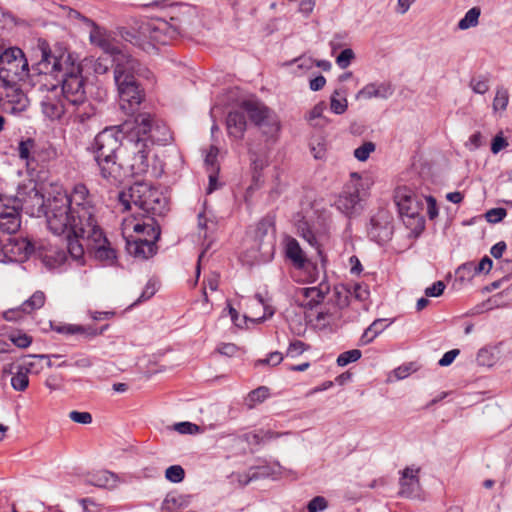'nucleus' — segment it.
Instances as JSON below:
<instances>
[{
	"mask_svg": "<svg viewBox=\"0 0 512 512\" xmlns=\"http://www.w3.org/2000/svg\"><path fill=\"white\" fill-rule=\"evenodd\" d=\"M306 350V345L300 340H295L290 343L287 349V356L295 358L301 355Z\"/></svg>",
	"mask_w": 512,
	"mask_h": 512,
	"instance_id": "nucleus-52",
	"label": "nucleus"
},
{
	"mask_svg": "<svg viewBox=\"0 0 512 512\" xmlns=\"http://www.w3.org/2000/svg\"><path fill=\"white\" fill-rule=\"evenodd\" d=\"M329 292V286L321 283L319 286L300 288L297 291V298L303 297L307 302H302L301 305L312 308L314 305L320 303L325 295Z\"/></svg>",
	"mask_w": 512,
	"mask_h": 512,
	"instance_id": "nucleus-25",
	"label": "nucleus"
},
{
	"mask_svg": "<svg viewBox=\"0 0 512 512\" xmlns=\"http://www.w3.org/2000/svg\"><path fill=\"white\" fill-rule=\"evenodd\" d=\"M477 363L481 366L492 367L498 360L497 353L492 348H482L476 357Z\"/></svg>",
	"mask_w": 512,
	"mask_h": 512,
	"instance_id": "nucleus-37",
	"label": "nucleus"
},
{
	"mask_svg": "<svg viewBox=\"0 0 512 512\" xmlns=\"http://www.w3.org/2000/svg\"><path fill=\"white\" fill-rule=\"evenodd\" d=\"M291 433L290 432H276V431H273V430H270V429H262V435L261 437H263V441L264 443H268L272 440H275V439H278L282 436H287V435H290Z\"/></svg>",
	"mask_w": 512,
	"mask_h": 512,
	"instance_id": "nucleus-59",
	"label": "nucleus"
},
{
	"mask_svg": "<svg viewBox=\"0 0 512 512\" xmlns=\"http://www.w3.org/2000/svg\"><path fill=\"white\" fill-rule=\"evenodd\" d=\"M247 122L244 111H232L226 118V128L228 135L236 140L243 138L246 131Z\"/></svg>",
	"mask_w": 512,
	"mask_h": 512,
	"instance_id": "nucleus-24",
	"label": "nucleus"
},
{
	"mask_svg": "<svg viewBox=\"0 0 512 512\" xmlns=\"http://www.w3.org/2000/svg\"><path fill=\"white\" fill-rule=\"evenodd\" d=\"M348 108V102L344 92L335 90L330 97V109L335 114H343Z\"/></svg>",
	"mask_w": 512,
	"mask_h": 512,
	"instance_id": "nucleus-33",
	"label": "nucleus"
},
{
	"mask_svg": "<svg viewBox=\"0 0 512 512\" xmlns=\"http://www.w3.org/2000/svg\"><path fill=\"white\" fill-rule=\"evenodd\" d=\"M157 227L153 217L137 212V210L132 215L125 217L121 224L122 234L127 242L135 238L133 233L140 236L146 234L149 228Z\"/></svg>",
	"mask_w": 512,
	"mask_h": 512,
	"instance_id": "nucleus-18",
	"label": "nucleus"
},
{
	"mask_svg": "<svg viewBox=\"0 0 512 512\" xmlns=\"http://www.w3.org/2000/svg\"><path fill=\"white\" fill-rule=\"evenodd\" d=\"M506 214L504 208H492L486 212L485 217L489 223H498L503 220Z\"/></svg>",
	"mask_w": 512,
	"mask_h": 512,
	"instance_id": "nucleus-49",
	"label": "nucleus"
},
{
	"mask_svg": "<svg viewBox=\"0 0 512 512\" xmlns=\"http://www.w3.org/2000/svg\"><path fill=\"white\" fill-rule=\"evenodd\" d=\"M326 109L324 101L317 103L306 116V119L314 127L323 128L329 124V119L323 116Z\"/></svg>",
	"mask_w": 512,
	"mask_h": 512,
	"instance_id": "nucleus-30",
	"label": "nucleus"
},
{
	"mask_svg": "<svg viewBox=\"0 0 512 512\" xmlns=\"http://www.w3.org/2000/svg\"><path fill=\"white\" fill-rule=\"evenodd\" d=\"M197 18V10L189 4H181L172 10L170 21V35L178 36L186 33L195 23Z\"/></svg>",
	"mask_w": 512,
	"mask_h": 512,
	"instance_id": "nucleus-17",
	"label": "nucleus"
},
{
	"mask_svg": "<svg viewBox=\"0 0 512 512\" xmlns=\"http://www.w3.org/2000/svg\"><path fill=\"white\" fill-rule=\"evenodd\" d=\"M355 54L352 49L346 48L340 52L336 58V63L341 69L347 68L354 59Z\"/></svg>",
	"mask_w": 512,
	"mask_h": 512,
	"instance_id": "nucleus-46",
	"label": "nucleus"
},
{
	"mask_svg": "<svg viewBox=\"0 0 512 512\" xmlns=\"http://www.w3.org/2000/svg\"><path fill=\"white\" fill-rule=\"evenodd\" d=\"M395 203L406 227L416 234L422 232L425 223L421 215L422 199L410 189L403 187L396 190Z\"/></svg>",
	"mask_w": 512,
	"mask_h": 512,
	"instance_id": "nucleus-6",
	"label": "nucleus"
},
{
	"mask_svg": "<svg viewBox=\"0 0 512 512\" xmlns=\"http://www.w3.org/2000/svg\"><path fill=\"white\" fill-rule=\"evenodd\" d=\"M13 198L27 214L37 217L44 214L53 234L66 235L67 249L73 259H82L86 246L95 259L106 265L116 262V251L98 224V208L86 185H74L69 194L57 190L46 200L35 187L27 192L18 191Z\"/></svg>",
	"mask_w": 512,
	"mask_h": 512,
	"instance_id": "nucleus-1",
	"label": "nucleus"
},
{
	"mask_svg": "<svg viewBox=\"0 0 512 512\" xmlns=\"http://www.w3.org/2000/svg\"><path fill=\"white\" fill-rule=\"evenodd\" d=\"M241 109L264 135L274 137L278 133L280 129L279 119L277 115L263 103L252 100L244 101L241 104Z\"/></svg>",
	"mask_w": 512,
	"mask_h": 512,
	"instance_id": "nucleus-10",
	"label": "nucleus"
},
{
	"mask_svg": "<svg viewBox=\"0 0 512 512\" xmlns=\"http://www.w3.org/2000/svg\"><path fill=\"white\" fill-rule=\"evenodd\" d=\"M91 41L99 46L106 56H112V61L115 64L116 56L120 53H125L118 49V47L105 35L96 33L91 35Z\"/></svg>",
	"mask_w": 512,
	"mask_h": 512,
	"instance_id": "nucleus-29",
	"label": "nucleus"
},
{
	"mask_svg": "<svg viewBox=\"0 0 512 512\" xmlns=\"http://www.w3.org/2000/svg\"><path fill=\"white\" fill-rule=\"evenodd\" d=\"M475 263L473 262H467L462 265H460L456 270V276L459 280L464 281L466 279H471L475 275H477V272H474Z\"/></svg>",
	"mask_w": 512,
	"mask_h": 512,
	"instance_id": "nucleus-43",
	"label": "nucleus"
},
{
	"mask_svg": "<svg viewBox=\"0 0 512 512\" xmlns=\"http://www.w3.org/2000/svg\"><path fill=\"white\" fill-rule=\"evenodd\" d=\"M45 303V294L42 291H36L28 300L21 305V310L25 313H31L41 308Z\"/></svg>",
	"mask_w": 512,
	"mask_h": 512,
	"instance_id": "nucleus-36",
	"label": "nucleus"
},
{
	"mask_svg": "<svg viewBox=\"0 0 512 512\" xmlns=\"http://www.w3.org/2000/svg\"><path fill=\"white\" fill-rule=\"evenodd\" d=\"M388 325L385 319H376L362 334L361 343L368 344L372 342Z\"/></svg>",
	"mask_w": 512,
	"mask_h": 512,
	"instance_id": "nucleus-31",
	"label": "nucleus"
},
{
	"mask_svg": "<svg viewBox=\"0 0 512 512\" xmlns=\"http://www.w3.org/2000/svg\"><path fill=\"white\" fill-rule=\"evenodd\" d=\"M393 94V88L390 83H369L359 90L355 98L357 100H369L372 98L387 99Z\"/></svg>",
	"mask_w": 512,
	"mask_h": 512,
	"instance_id": "nucleus-22",
	"label": "nucleus"
},
{
	"mask_svg": "<svg viewBox=\"0 0 512 512\" xmlns=\"http://www.w3.org/2000/svg\"><path fill=\"white\" fill-rule=\"evenodd\" d=\"M217 351L226 356H233L237 352V346L233 343H221L217 347Z\"/></svg>",
	"mask_w": 512,
	"mask_h": 512,
	"instance_id": "nucleus-63",
	"label": "nucleus"
},
{
	"mask_svg": "<svg viewBox=\"0 0 512 512\" xmlns=\"http://www.w3.org/2000/svg\"><path fill=\"white\" fill-rule=\"evenodd\" d=\"M28 385V374L18 366L16 373L11 378V386L16 391H25Z\"/></svg>",
	"mask_w": 512,
	"mask_h": 512,
	"instance_id": "nucleus-38",
	"label": "nucleus"
},
{
	"mask_svg": "<svg viewBox=\"0 0 512 512\" xmlns=\"http://www.w3.org/2000/svg\"><path fill=\"white\" fill-rule=\"evenodd\" d=\"M108 325L103 326L101 329H97L93 326H84L77 324H66L64 325L63 334L65 335H79L84 339H92L101 335Z\"/></svg>",
	"mask_w": 512,
	"mask_h": 512,
	"instance_id": "nucleus-27",
	"label": "nucleus"
},
{
	"mask_svg": "<svg viewBox=\"0 0 512 512\" xmlns=\"http://www.w3.org/2000/svg\"><path fill=\"white\" fill-rule=\"evenodd\" d=\"M481 10L479 7H472L465 16L458 22L460 30H467L478 25Z\"/></svg>",
	"mask_w": 512,
	"mask_h": 512,
	"instance_id": "nucleus-35",
	"label": "nucleus"
},
{
	"mask_svg": "<svg viewBox=\"0 0 512 512\" xmlns=\"http://www.w3.org/2000/svg\"><path fill=\"white\" fill-rule=\"evenodd\" d=\"M40 50L41 59L34 68L38 77L46 81L50 76L57 83L61 77V95L74 114V121L85 123L94 117L96 108L87 98L80 65L74 63L69 53L52 51L45 42L40 44Z\"/></svg>",
	"mask_w": 512,
	"mask_h": 512,
	"instance_id": "nucleus-2",
	"label": "nucleus"
},
{
	"mask_svg": "<svg viewBox=\"0 0 512 512\" xmlns=\"http://www.w3.org/2000/svg\"><path fill=\"white\" fill-rule=\"evenodd\" d=\"M362 356L359 349H352L341 353L337 358V364L340 367L347 366L350 363L356 362Z\"/></svg>",
	"mask_w": 512,
	"mask_h": 512,
	"instance_id": "nucleus-40",
	"label": "nucleus"
},
{
	"mask_svg": "<svg viewBox=\"0 0 512 512\" xmlns=\"http://www.w3.org/2000/svg\"><path fill=\"white\" fill-rule=\"evenodd\" d=\"M285 254L297 269H309V267H312L314 273L309 275L310 282H315L318 279L319 271L317 267L308 261L304 251L296 239L288 238L286 240Z\"/></svg>",
	"mask_w": 512,
	"mask_h": 512,
	"instance_id": "nucleus-20",
	"label": "nucleus"
},
{
	"mask_svg": "<svg viewBox=\"0 0 512 512\" xmlns=\"http://www.w3.org/2000/svg\"><path fill=\"white\" fill-rule=\"evenodd\" d=\"M123 134V148L120 150L119 160L127 176L142 175L147 172L149 145L147 139L139 137L136 132H121Z\"/></svg>",
	"mask_w": 512,
	"mask_h": 512,
	"instance_id": "nucleus-4",
	"label": "nucleus"
},
{
	"mask_svg": "<svg viewBox=\"0 0 512 512\" xmlns=\"http://www.w3.org/2000/svg\"><path fill=\"white\" fill-rule=\"evenodd\" d=\"M160 227L149 228V231L132 240H128L127 249L130 254L139 259H148L157 253L156 242L160 238Z\"/></svg>",
	"mask_w": 512,
	"mask_h": 512,
	"instance_id": "nucleus-16",
	"label": "nucleus"
},
{
	"mask_svg": "<svg viewBox=\"0 0 512 512\" xmlns=\"http://www.w3.org/2000/svg\"><path fill=\"white\" fill-rule=\"evenodd\" d=\"M150 71L128 53H120L115 59L114 82L118 89L120 106L133 111L143 100V91L136 77L149 78Z\"/></svg>",
	"mask_w": 512,
	"mask_h": 512,
	"instance_id": "nucleus-3",
	"label": "nucleus"
},
{
	"mask_svg": "<svg viewBox=\"0 0 512 512\" xmlns=\"http://www.w3.org/2000/svg\"><path fill=\"white\" fill-rule=\"evenodd\" d=\"M367 197L365 182L357 173H351L334 205L341 213L351 217L361 210V202Z\"/></svg>",
	"mask_w": 512,
	"mask_h": 512,
	"instance_id": "nucleus-9",
	"label": "nucleus"
},
{
	"mask_svg": "<svg viewBox=\"0 0 512 512\" xmlns=\"http://www.w3.org/2000/svg\"><path fill=\"white\" fill-rule=\"evenodd\" d=\"M139 200L140 201H129L127 207H123V210H132L134 207L137 211H141V213L144 214V201L151 202L152 196H148L147 194H145V196H141Z\"/></svg>",
	"mask_w": 512,
	"mask_h": 512,
	"instance_id": "nucleus-57",
	"label": "nucleus"
},
{
	"mask_svg": "<svg viewBox=\"0 0 512 512\" xmlns=\"http://www.w3.org/2000/svg\"><path fill=\"white\" fill-rule=\"evenodd\" d=\"M99 168L100 176L110 185H117L127 177L123 167V161L116 162V157L100 158L95 160Z\"/></svg>",
	"mask_w": 512,
	"mask_h": 512,
	"instance_id": "nucleus-19",
	"label": "nucleus"
},
{
	"mask_svg": "<svg viewBox=\"0 0 512 512\" xmlns=\"http://www.w3.org/2000/svg\"><path fill=\"white\" fill-rule=\"evenodd\" d=\"M145 194L152 196V200L144 201V215H162L167 209L166 198L148 183L135 182L127 190L121 191L118 194L119 204L127 207L129 201H140L141 196L144 197Z\"/></svg>",
	"mask_w": 512,
	"mask_h": 512,
	"instance_id": "nucleus-7",
	"label": "nucleus"
},
{
	"mask_svg": "<svg viewBox=\"0 0 512 512\" xmlns=\"http://www.w3.org/2000/svg\"><path fill=\"white\" fill-rule=\"evenodd\" d=\"M445 287L443 281H436L432 286L425 289V295L427 297H439L443 294Z\"/></svg>",
	"mask_w": 512,
	"mask_h": 512,
	"instance_id": "nucleus-55",
	"label": "nucleus"
},
{
	"mask_svg": "<svg viewBox=\"0 0 512 512\" xmlns=\"http://www.w3.org/2000/svg\"><path fill=\"white\" fill-rule=\"evenodd\" d=\"M375 149V144L368 141L354 150V156L357 160L364 162L369 158L370 154L375 151Z\"/></svg>",
	"mask_w": 512,
	"mask_h": 512,
	"instance_id": "nucleus-41",
	"label": "nucleus"
},
{
	"mask_svg": "<svg viewBox=\"0 0 512 512\" xmlns=\"http://www.w3.org/2000/svg\"><path fill=\"white\" fill-rule=\"evenodd\" d=\"M47 358L46 355H29L22 364L18 365L27 374L39 373L42 369V362Z\"/></svg>",
	"mask_w": 512,
	"mask_h": 512,
	"instance_id": "nucleus-32",
	"label": "nucleus"
},
{
	"mask_svg": "<svg viewBox=\"0 0 512 512\" xmlns=\"http://www.w3.org/2000/svg\"><path fill=\"white\" fill-rule=\"evenodd\" d=\"M33 250L32 244L25 238L12 235L0 237V263L23 261Z\"/></svg>",
	"mask_w": 512,
	"mask_h": 512,
	"instance_id": "nucleus-14",
	"label": "nucleus"
},
{
	"mask_svg": "<svg viewBox=\"0 0 512 512\" xmlns=\"http://www.w3.org/2000/svg\"><path fill=\"white\" fill-rule=\"evenodd\" d=\"M282 469V467L280 465H277V471H270V468L269 467H259L258 468V472H253L251 477L249 478V480H252L253 478H256V477H269V476H272L273 478H275L276 476L280 475V470Z\"/></svg>",
	"mask_w": 512,
	"mask_h": 512,
	"instance_id": "nucleus-56",
	"label": "nucleus"
},
{
	"mask_svg": "<svg viewBox=\"0 0 512 512\" xmlns=\"http://www.w3.org/2000/svg\"><path fill=\"white\" fill-rule=\"evenodd\" d=\"M28 76V62L21 49L9 48L0 55V80L5 86H15Z\"/></svg>",
	"mask_w": 512,
	"mask_h": 512,
	"instance_id": "nucleus-8",
	"label": "nucleus"
},
{
	"mask_svg": "<svg viewBox=\"0 0 512 512\" xmlns=\"http://www.w3.org/2000/svg\"><path fill=\"white\" fill-rule=\"evenodd\" d=\"M393 229L392 214L382 208L371 216L367 226V235L372 241L384 244L392 238Z\"/></svg>",
	"mask_w": 512,
	"mask_h": 512,
	"instance_id": "nucleus-15",
	"label": "nucleus"
},
{
	"mask_svg": "<svg viewBox=\"0 0 512 512\" xmlns=\"http://www.w3.org/2000/svg\"><path fill=\"white\" fill-rule=\"evenodd\" d=\"M269 397V389L260 386L251 391L245 399V404L249 409L254 408L257 404L264 402Z\"/></svg>",
	"mask_w": 512,
	"mask_h": 512,
	"instance_id": "nucleus-34",
	"label": "nucleus"
},
{
	"mask_svg": "<svg viewBox=\"0 0 512 512\" xmlns=\"http://www.w3.org/2000/svg\"><path fill=\"white\" fill-rule=\"evenodd\" d=\"M88 484L104 488V489H115L121 482L119 476L108 470H98L89 473L85 480Z\"/></svg>",
	"mask_w": 512,
	"mask_h": 512,
	"instance_id": "nucleus-23",
	"label": "nucleus"
},
{
	"mask_svg": "<svg viewBox=\"0 0 512 512\" xmlns=\"http://www.w3.org/2000/svg\"><path fill=\"white\" fill-rule=\"evenodd\" d=\"M283 361V355L279 351L271 352L267 358L259 359L255 362V366L259 365H270L277 366Z\"/></svg>",
	"mask_w": 512,
	"mask_h": 512,
	"instance_id": "nucleus-47",
	"label": "nucleus"
},
{
	"mask_svg": "<svg viewBox=\"0 0 512 512\" xmlns=\"http://www.w3.org/2000/svg\"><path fill=\"white\" fill-rule=\"evenodd\" d=\"M69 418L79 424H90L92 422V415L89 412L71 411Z\"/></svg>",
	"mask_w": 512,
	"mask_h": 512,
	"instance_id": "nucleus-53",
	"label": "nucleus"
},
{
	"mask_svg": "<svg viewBox=\"0 0 512 512\" xmlns=\"http://www.w3.org/2000/svg\"><path fill=\"white\" fill-rule=\"evenodd\" d=\"M17 151L20 159L24 160L27 166H31L34 163L38 164L40 161V155L35 150V142L30 138L21 141L18 145Z\"/></svg>",
	"mask_w": 512,
	"mask_h": 512,
	"instance_id": "nucleus-28",
	"label": "nucleus"
},
{
	"mask_svg": "<svg viewBox=\"0 0 512 512\" xmlns=\"http://www.w3.org/2000/svg\"><path fill=\"white\" fill-rule=\"evenodd\" d=\"M470 87L477 94H485L489 90L488 80L484 77L473 78Z\"/></svg>",
	"mask_w": 512,
	"mask_h": 512,
	"instance_id": "nucleus-48",
	"label": "nucleus"
},
{
	"mask_svg": "<svg viewBox=\"0 0 512 512\" xmlns=\"http://www.w3.org/2000/svg\"><path fill=\"white\" fill-rule=\"evenodd\" d=\"M111 56L99 57L94 63V72L98 75L106 74L109 71L110 66L114 63Z\"/></svg>",
	"mask_w": 512,
	"mask_h": 512,
	"instance_id": "nucleus-45",
	"label": "nucleus"
},
{
	"mask_svg": "<svg viewBox=\"0 0 512 512\" xmlns=\"http://www.w3.org/2000/svg\"><path fill=\"white\" fill-rule=\"evenodd\" d=\"M493 262L492 260L485 256L481 259V261L478 264H475L474 272L480 273H488L492 268Z\"/></svg>",
	"mask_w": 512,
	"mask_h": 512,
	"instance_id": "nucleus-61",
	"label": "nucleus"
},
{
	"mask_svg": "<svg viewBox=\"0 0 512 512\" xmlns=\"http://www.w3.org/2000/svg\"><path fill=\"white\" fill-rule=\"evenodd\" d=\"M219 153V149L216 146H211L206 157L205 164L207 165V170L219 169L217 166V156Z\"/></svg>",
	"mask_w": 512,
	"mask_h": 512,
	"instance_id": "nucleus-51",
	"label": "nucleus"
},
{
	"mask_svg": "<svg viewBox=\"0 0 512 512\" xmlns=\"http://www.w3.org/2000/svg\"><path fill=\"white\" fill-rule=\"evenodd\" d=\"M509 102V94L504 87H498L493 100L494 111H504Z\"/></svg>",
	"mask_w": 512,
	"mask_h": 512,
	"instance_id": "nucleus-39",
	"label": "nucleus"
},
{
	"mask_svg": "<svg viewBox=\"0 0 512 512\" xmlns=\"http://www.w3.org/2000/svg\"><path fill=\"white\" fill-rule=\"evenodd\" d=\"M460 351L458 349H452L447 351L442 358L439 360L438 364L442 367L449 366L455 360V358L459 355Z\"/></svg>",
	"mask_w": 512,
	"mask_h": 512,
	"instance_id": "nucleus-60",
	"label": "nucleus"
},
{
	"mask_svg": "<svg viewBox=\"0 0 512 512\" xmlns=\"http://www.w3.org/2000/svg\"><path fill=\"white\" fill-rule=\"evenodd\" d=\"M10 340L19 348H26L32 342L31 338L26 334L11 335Z\"/></svg>",
	"mask_w": 512,
	"mask_h": 512,
	"instance_id": "nucleus-58",
	"label": "nucleus"
},
{
	"mask_svg": "<svg viewBox=\"0 0 512 512\" xmlns=\"http://www.w3.org/2000/svg\"><path fill=\"white\" fill-rule=\"evenodd\" d=\"M165 477L172 483H179L184 479L185 471L180 465H172L166 469Z\"/></svg>",
	"mask_w": 512,
	"mask_h": 512,
	"instance_id": "nucleus-42",
	"label": "nucleus"
},
{
	"mask_svg": "<svg viewBox=\"0 0 512 512\" xmlns=\"http://www.w3.org/2000/svg\"><path fill=\"white\" fill-rule=\"evenodd\" d=\"M327 508V501L322 496L314 497L307 505L309 512H321Z\"/></svg>",
	"mask_w": 512,
	"mask_h": 512,
	"instance_id": "nucleus-50",
	"label": "nucleus"
},
{
	"mask_svg": "<svg viewBox=\"0 0 512 512\" xmlns=\"http://www.w3.org/2000/svg\"><path fill=\"white\" fill-rule=\"evenodd\" d=\"M45 79L40 78V89L43 87L47 88L46 95L43 96L40 104L43 114L51 120L60 119L64 115H68L74 119V114L70 111L68 103L64 100L63 96L60 95L58 85L51 83L48 87L47 83H44Z\"/></svg>",
	"mask_w": 512,
	"mask_h": 512,
	"instance_id": "nucleus-12",
	"label": "nucleus"
},
{
	"mask_svg": "<svg viewBox=\"0 0 512 512\" xmlns=\"http://www.w3.org/2000/svg\"><path fill=\"white\" fill-rule=\"evenodd\" d=\"M298 230L300 232V235L312 246L315 247L318 250V253L321 255V251L318 246V241L307 225V223L299 224Z\"/></svg>",
	"mask_w": 512,
	"mask_h": 512,
	"instance_id": "nucleus-44",
	"label": "nucleus"
},
{
	"mask_svg": "<svg viewBox=\"0 0 512 512\" xmlns=\"http://www.w3.org/2000/svg\"><path fill=\"white\" fill-rule=\"evenodd\" d=\"M508 145V142L502 137V136H495L492 144H491V151L494 154H497L500 152L503 148H505Z\"/></svg>",
	"mask_w": 512,
	"mask_h": 512,
	"instance_id": "nucleus-64",
	"label": "nucleus"
},
{
	"mask_svg": "<svg viewBox=\"0 0 512 512\" xmlns=\"http://www.w3.org/2000/svg\"><path fill=\"white\" fill-rule=\"evenodd\" d=\"M174 430L180 434H194L199 431V427L191 422H180L174 425Z\"/></svg>",
	"mask_w": 512,
	"mask_h": 512,
	"instance_id": "nucleus-54",
	"label": "nucleus"
},
{
	"mask_svg": "<svg viewBox=\"0 0 512 512\" xmlns=\"http://www.w3.org/2000/svg\"><path fill=\"white\" fill-rule=\"evenodd\" d=\"M18 200L12 196L0 195V237L16 234L21 227Z\"/></svg>",
	"mask_w": 512,
	"mask_h": 512,
	"instance_id": "nucleus-13",
	"label": "nucleus"
},
{
	"mask_svg": "<svg viewBox=\"0 0 512 512\" xmlns=\"http://www.w3.org/2000/svg\"><path fill=\"white\" fill-rule=\"evenodd\" d=\"M121 132H136L139 137L147 139V144L165 145L171 140L168 126L155 119L150 113H139L133 119H127L120 125Z\"/></svg>",
	"mask_w": 512,
	"mask_h": 512,
	"instance_id": "nucleus-5",
	"label": "nucleus"
},
{
	"mask_svg": "<svg viewBox=\"0 0 512 512\" xmlns=\"http://www.w3.org/2000/svg\"><path fill=\"white\" fill-rule=\"evenodd\" d=\"M425 201L427 204V214L430 219H434L438 216V208L437 203L434 197L427 196L425 197Z\"/></svg>",
	"mask_w": 512,
	"mask_h": 512,
	"instance_id": "nucleus-62",
	"label": "nucleus"
},
{
	"mask_svg": "<svg viewBox=\"0 0 512 512\" xmlns=\"http://www.w3.org/2000/svg\"><path fill=\"white\" fill-rule=\"evenodd\" d=\"M123 134L119 126L108 127L99 132L91 143L90 150L94 159L116 157V152L123 147Z\"/></svg>",
	"mask_w": 512,
	"mask_h": 512,
	"instance_id": "nucleus-11",
	"label": "nucleus"
},
{
	"mask_svg": "<svg viewBox=\"0 0 512 512\" xmlns=\"http://www.w3.org/2000/svg\"><path fill=\"white\" fill-rule=\"evenodd\" d=\"M419 468L407 467L402 472L400 480V493L406 497H411L419 490L420 483L418 478Z\"/></svg>",
	"mask_w": 512,
	"mask_h": 512,
	"instance_id": "nucleus-26",
	"label": "nucleus"
},
{
	"mask_svg": "<svg viewBox=\"0 0 512 512\" xmlns=\"http://www.w3.org/2000/svg\"><path fill=\"white\" fill-rule=\"evenodd\" d=\"M141 33L150 39L152 46L156 44H167L175 36L170 35L171 26L168 21L158 19L142 26Z\"/></svg>",
	"mask_w": 512,
	"mask_h": 512,
	"instance_id": "nucleus-21",
	"label": "nucleus"
}]
</instances>
